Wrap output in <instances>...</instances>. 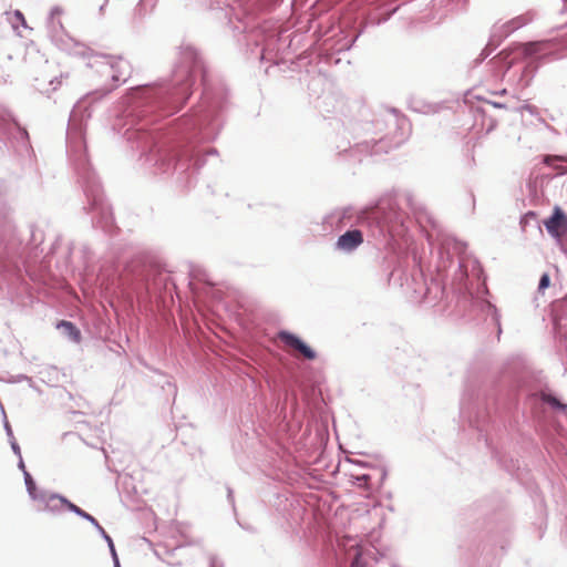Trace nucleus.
Instances as JSON below:
<instances>
[{
  "label": "nucleus",
  "instance_id": "1a4fd4ad",
  "mask_svg": "<svg viewBox=\"0 0 567 567\" xmlns=\"http://www.w3.org/2000/svg\"><path fill=\"white\" fill-rule=\"evenodd\" d=\"M544 163L555 176L567 174V157L565 156H545Z\"/></svg>",
  "mask_w": 567,
  "mask_h": 567
},
{
  "label": "nucleus",
  "instance_id": "2eb2a0df",
  "mask_svg": "<svg viewBox=\"0 0 567 567\" xmlns=\"http://www.w3.org/2000/svg\"><path fill=\"white\" fill-rule=\"evenodd\" d=\"M360 559H361V553L359 550H355L353 560L351 563V567H363L361 565Z\"/></svg>",
  "mask_w": 567,
  "mask_h": 567
},
{
  "label": "nucleus",
  "instance_id": "39448f33",
  "mask_svg": "<svg viewBox=\"0 0 567 567\" xmlns=\"http://www.w3.org/2000/svg\"><path fill=\"white\" fill-rule=\"evenodd\" d=\"M527 22H528V20L526 18L517 17V18L504 23L503 25H501L499 28L494 30V32L492 34L491 42L488 43L487 47L497 45L504 38L508 37L512 32L522 28Z\"/></svg>",
  "mask_w": 567,
  "mask_h": 567
},
{
  "label": "nucleus",
  "instance_id": "dca6fc26",
  "mask_svg": "<svg viewBox=\"0 0 567 567\" xmlns=\"http://www.w3.org/2000/svg\"><path fill=\"white\" fill-rule=\"evenodd\" d=\"M489 103H491L494 107H498V109H503V107H505V105H504V104H501V103H498V102H489Z\"/></svg>",
  "mask_w": 567,
  "mask_h": 567
},
{
  "label": "nucleus",
  "instance_id": "20e7f679",
  "mask_svg": "<svg viewBox=\"0 0 567 567\" xmlns=\"http://www.w3.org/2000/svg\"><path fill=\"white\" fill-rule=\"evenodd\" d=\"M527 22H528V20L526 18L517 17V18L504 23L503 25H501L499 28L494 30V32L492 34L491 42L488 43L487 47L497 45L504 38L508 37L512 32L522 28Z\"/></svg>",
  "mask_w": 567,
  "mask_h": 567
},
{
  "label": "nucleus",
  "instance_id": "0eeeda50",
  "mask_svg": "<svg viewBox=\"0 0 567 567\" xmlns=\"http://www.w3.org/2000/svg\"><path fill=\"white\" fill-rule=\"evenodd\" d=\"M363 243V234L359 229L348 230L341 235L337 240V248L339 250L351 252Z\"/></svg>",
  "mask_w": 567,
  "mask_h": 567
},
{
  "label": "nucleus",
  "instance_id": "423d86ee",
  "mask_svg": "<svg viewBox=\"0 0 567 567\" xmlns=\"http://www.w3.org/2000/svg\"><path fill=\"white\" fill-rule=\"evenodd\" d=\"M527 22H528V20L526 18L517 17V18L504 23L503 25H501L499 28L494 30V32L492 34L491 42L488 43L487 47L497 45L504 38L508 37L512 32L522 28Z\"/></svg>",
  "mask_w": 567,
  "mask_h": 567
},
{
  "label": "nucleus",
  "instance_id": "9d476101",
  "mask_svg": "<svg viewBox=\"0 0 567 567\" xmlns=\"http://www.w3.org/2000/svg\"><path fill=\"white\" fill-rule=\"evenodd\" d=\"M549 42L536 41L527 42L520 45L522 52L525 56H533L543 53L548 48Z\"/></svg>",
  "mask_w": 567,
  "mask_h": 567
},
{
  "label": "nucleus",
  "instance_id": "ddd939ff",
  "mask_svg": "<svg viewBox=\"0 0 567 567\" xmlns=\"http://www.w3.org/2000/svg\"><path fill=\"white\" fill-rule=\"evenodd\" d=\"M542 400L556 409L567 410V405L561 403L558 399H556L551 394L543 393Z\"/></svg>",
  "mask_w": 567,
  "mask_h": 567
},
{
  "label": "nucleus",
  "instance_id": "f8f14e48",
  "mask_svg": "<svg viewBox=\"0 0 567 567\" xmlns=\"http://www.w3.org/2000/svg\"><path fill=\"white\" fill-rule=\"evenodd\" d=\"M24 481H25L27 491H28L30 497L32 499H38L40 497V495L38 494L35 482L33 481L30 473L24 472Z\"/></svg>",
  "mask_w": 567,
  "mask_h": 567
},
{
  "label": "nucleus",
  "instance_id": "9b49d317",
  "mask_svg": "<svg viewBox=\"0 0 567 567\" xmlns=\"http://www.w3.org/2000/svg\"><path fill=\"white\" fill-rule=\"evenodd\" d=\"M60 328L74 341H80L81 332L80 330L70 321H61L59 324Z\"/></svg>",
  "mask_w": 567,
  "mask_h": 567
},
{
  "label": "nucleus",
  "instance_id": "a211bd4d",
  "mask_svg": "<svg viewBox=\"0 0 567 567\" xmlns=\"http://www.w3.org/2000/svg\"><path fill=\"white\" fill-rule=\"evenodd\" d=\"M16 14H17V17H19V18H21V19H23V17H22L21 12H19V11H18Z\"/></svg>",
  "mask_w": 567,
  "mask_h": 567
},
{
  "label": "nucleus",
  "instance_id": "4468645a",
  "mask_svg": "<svg viewBox=\"0 0 567 567\" xmlns=\"http://www.w3.org/2000/svg\"><path fill=\"white\" fill-rule=\"evenodd\" d=\"M549 282H550L549 275L548 274H544L540 277L539 285H538V290L539 291H544L545 289H547L549 287Z\"/></svg>",
  "mask_w": 567,
  "mask_h": 567
},
{
  "label": "nucleus",
  "instance_id": "f257e3e1",
  "mask_svg": "<svg viewBox=\"0 0 567 567\" xmlns=\"http://www.w3.org/2000/svg\"><path fill=\"white\" fill-rule=\"evenodd\" d=\"M544 225L550 236L561 246L563 237L567 234V216L565 213L559 207H555L553 215L544 220Z\"/></svg>",
  "mask_w": 567,
  "mask_h": 567
},
{
  "label": "nucleus",
  "instance_id": "f3484780",
  "mask_svg": "<svg viewBox=\"0 0 567 567\" xmlns=\"http://www.w3.org/2000/svg\"><path fill=\"white\" fill-rule=\"evenodd\" d=\"M63 74L60 75L59 80H58V84L61 85L62 84V79H63Z\"/></svg>",
  "mask_w": 567,
  "mask_h": 567
},
{
  "label": "nucleus",
  "instance_id": "6e6552de",
  "mask_svg": "<svg viewBox=\"0 0 567 567\" xmlns=\"http://www.w3.org/2000/svg\"><path fill=\"white\" fill-rule=\"evenodd\" d=\"M50 499H59L62 504H64L71 512L75 513L76 515L85 518L86 520H89L90 523H92L94 526H96L105 536L106 540L109 542L110 546H111V549L112 551L114 553V546H113V542L111 539L110 536H107L103 529V527L99 524V522L92 516L90 515L89 513L84 512L83 509H81L79 506H76L75 504L69 502L66 498L64 497H58V496H51Z\"/></svg>",
  "mask_w": 567,
  "mask_h": 567
},
{
  "label": "nucleus",
  "instance_id": "f03ea898",
  "mask_svg": "<svg viewBox=\"0 0 567 567\" xmlns=\"http://www.w3.org/2000/svg\"><path fill=\"white\" fill-rule=\"evenodd\" d=\"M277 338L285 344L289 350L298 351L302 357L308 360L316 359V352L308 347L300 338L288 331H280Z\"/></svg>",
  "mask_w": 567,
  "mask_h": 567
},
{
  "label": "nucleus",
  "instance_id": "7ed1b4c3",
  "mask_svg": "<svg viewBox=\"0 0 567 567\" xmlns=\"http://www.w3.org/2000/svg\"><path fill=\"white\" fill-rule=\"evenodd\" d=\"M527 22H528V20L526 18L517 17V18L504 23L503 25H501L499 28L494 30V32L492 34L491 42L488 43L487 47L497 45L504 38L508 37L512 32L522 28Z\"/></svg>",
  "mask_w": 567,
  "mask_h": 567
}]
</instances>
